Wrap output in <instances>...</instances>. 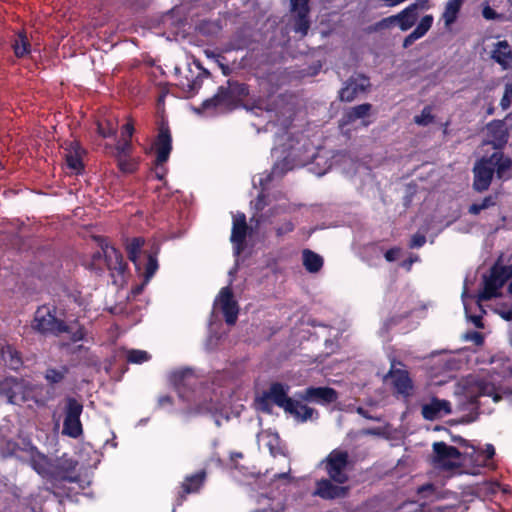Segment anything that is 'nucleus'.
<instances>
[{
	"instance_id": "obj_1",
	"label": "nucleus",
	"mask_w": 512,
	"mask_h": 512,
	"mask_svg": "<svg viewBox=\"0 0 512 512\" xmlns=\"http://www.w3.org/2000/svg\"><path fill=\"white\" fill-rule=\"evenodd\" d=\"M74 325H68L63 319L57 317V307L54 305L44 304L39 306L34 313V317L31 323L32 329L44 336H60L61 334L67 333L70 335L72 342L82 341L85 338L86 331L84 326L75 323Z\"/></svg>"
},
{
	"instance_id": "obj_2",
	"label": "nucleus",
	"mask_w": 512,
	"mask_h": 512,
	"mask_svg": "<svg viewBox=\"0 0 512 512\" xmlns=\"http://www.w3.org/2000/svg\"><path fill=\"white\" fill-rule=\"evenodd\" d=\"M511 169L512 159L502 151L481 157L473 167V189L478 193L488 190L494 174L499 180H505Z\"/></svg>"
},
{
	"instance_id": "obj_3",
	"label": "nucleus",
	"mask_w": 512,
	"mask_h": 512,
	"mask_svg": "<svg viewBox=\"0 0 512 512\" xmlns=\"http://www.w3.org/2000/svg\"><path fill=\"white\" fill-rule=\"evenodd\" d=\"M37 385L26 382L15 377H7L0 381V397H5L7 402L14 405H21L30 400L38 405H45L47 399H38Z\"/></svg>"
},
{
	"instance_id": "obj_4",
	"label": "nucleus",
	"mask_w": 512,
	"mask_h": 512,
	"mask_svg": "<svg viewBox=\"0 0 512 512\" xmlns=\"http://www.w3.org/2000/svg\"><path fill=\"white\" fill-rule=\"evenodd\" d=\"M512 278V265L495 263L490 268L489 276L484 277V288L479 293V300L488 301L499 295V290Z\"/></svg>"
},
{
	"instance_id": "obj_5",
	"label": "nucleus",
	"mask_w": 512,
	"mask_h": 512,
	"mask_svg": "<svg viewBox=\"0 0 512 512\" xmlns=\"http://www.w3.org/2000/svg\"><path fill=\"white\" fill-rule=\"evenodd\" d=\"M289 386L280 382H273L267 391H264L258 399L262 410L270 412V403L284 409L287 412H294L295 400L288 396Z\"/></svg>"
},
{
	"instance_id": "obj_6",
	"label": "nucleus",
	"mask_w": 512,
	"mask_h": 512,
	"mask_svg": "<svg viewBox=\"0 0 512 512\" xmlns=\"http://www.w3.org/2000/svg\"><path fill=\"white\" fill-rule=\"evenodd\" d=\"M83 408V404L76 398L71 396L65 398L62 434L74 439L83 434V426L80 420Z\"/></svg>"
},
{
	"instance_id": "obj_7",
	"label": "nucleus",
	"mask_w": 512,
	"mask_h": 512,
	"mask_svg": "<svg viewBox=\"0 0 512 512\" xmlns=\"http://www.w3.org/2000/svg\"><path fill=\"white\" fill-rule=\"evenodd\" d=\"M433 449V465L444 471H452L457 469L463 461V453L456 447L447 445L445 442H434Z\"/></svg>"
},
{
	"instance_id": "obj_8",
	"label": "nucleus",
	"mask_w": 512,
	"mask_h": 512,
	"mask_svg": "<svg viewBox=\"0 0 512 512\" xmlns=\"http://www.w3.org/2000/svg\"><path fill=\"white\" fill-rule=\"evenodd\" d=\"M325 462V470L331 480L338 484H344L348 481L346 468L349 464V454L347 451L334 449L328 454Z\"/></svg>"
},
{
	"instance_id": "obj_9",
	"label": "nucleus",
	"mask_w": 512,
	"mask_h": 512,
	"mask_svg": "<svg viewBox=\"0 0 512 512\" xmlns=\"http://www.w3.org/2000/svg\"><path fill=\"white\" fill-rule=\"evenodd\" d=\"M156 157L154 160L155 166L164 165L170 157L172 146V134L168 122L161 120L158 125V132L153 143Z\"/></svg>"
},
{
	"instance_id": "obj_10",
	"label": "nucleus",
	"mask_w": 512,
	"mask_h": 512,
	"mask_svg": "<svg viewBox=\"0 0 512 512\" xmlns=\"http://www.w3.org/2000/svg\"><path fill=\"white\" fill-rule=\"evenodd\" d=\"M290 12L293 18V30L306 36L311 25L309 0H290Z\"/></svg>"
},
{
	"instance_id": "obj_11",
	"label": "nucleus",
	"mask_w": 512,
	"mask_h": 512,
	"mask_svg": "<svg viewBox=\"0 0 512 512\" xmlns=\"http://www.w3.org/2000/svg\"><path fill=\"white\" fill-rule=\"evenodd\" d=\"M216 303L224 316L227 325L236 324L239 315V305L234 298L232 289L229 286L223 287L217 297Z\"/></svg>"
},
{
	"instance_id": "obj_12",
	"label": "nucleus",
	"mask_w": 512,
	"mask_h": 512,
	"mask_svg": "<svg viewBox=\"0 0 512 512\" xmlns=\"http://www.w3.org/2000/svg\"><path fill=\"white\" fill-rule=\"evenodd\" d=\"M395 363L396 361L393 360L386 377L391 378L393 388L397 394L403 396L404 398H408L413 394V381L409 375V372L404 369L396 368Z\"/></svg>"
},
{
	"instance_id": "obj_13",
	"label": "nucleus",
	"mask_w": 512,
	"mask_h": 512,
	"mask_svg": "<svg viewBox=\"0 0 512 512\" xmlns=\"http://www.w3.org/2000/svg\"><path fill=\"white\" fill-rule=\"evenodd\" d=\"M303 401L313 402L321 405H328L338 400V392L331 387H313L310 386L298 393Z\"/></svg>"
},
{
	"instance_id": "obj_14",
	"label": "nucleus",
	"mask_w": 512,
	"mask_h": 512,
	"mask_svg": "<svg viewBox=\"0 0 512 512\" xmlns=\"http://www.w3.org/2000/svg\"><path fill=\"white\" fill-rule=\"evenodd\" d=\"M370 86L369 78L364 75L350 77L339 91V100L352 102L360 93H363Z\"/></svg>"
},
{
	"instance_id": "obj_15",
	"label": "nucleus",
	"mask_w": 512,
	"mask_h": 512,
	"mask_svg": "<svg viewBox=\"0 0 512 512\" xmlns=\"http://www.w3.org/2000/svg\"><path fill=\"white\" fill-rule=\"evenodd\" d=\"M236 106V102L224 85L220 86L211 98L204 100L201 104V108L204 111L233 110Z\"/></svg>"
},
{
	"instance_id": "obj_16",
	"label": "nucleus",
	"mask_w": 512,
	"mask_h": 512,
	"mask_svg": "<svg viewBox=\"0 0 512 512\" xmlns=\"http://www.w3.org/2000/svg\"><path fill=\"white\" fill-rule=\"evenodd\" d=\"M248 229L249 227L247 225L246 216L244 213H239L233 218L230 240L234 245L235 255H240V253L244 250Z\"/></svg>"
},
{
	"instance_id": "obj_17",
	"label": "nucleus",
	"mask_w": 512,
	"mask_h": 512,
	"mask_svg": "<svg viewBox=\"0 0 512 512\" xmlns=\"http://www.w3.org/2000/svg\"><path fill=\"white\" fill-rule=\"evenodd\" d=\"M170 378L181 398H186V390L192 391L197 384V378L190 368L174 371Z\"/></svg>"
},
{
	"instance_id": "obj_18",
	"label": "nucleus",
	"mask_w": 512,
	"mask_h": 512,
	"mask_svg": "<svg viewBox=\"0 0 512 512\" xmlns=\"http://www.w3.org/2000/svg\"><path fill=\"white\" fill-rule=\"evenodd\" d=\"M331 479H320L316 482L314 495L325 500L343 498L348 493V487L339 486L332 483Z\"/></svg>"
},
{
	"instance_id": "obj_19",
	"label": "nucleus",
	"mask_w": 512,
	"mask_h": 512,
	"mask_svg": "<svg viewBox=\"0 0 512 512\" xmlns=\"http://www.w3.org/2000/svg\"><path fill=\"white\" fill-rule=\"evenodd\" d=\"M78 462L73 459H61L51 471V476L57 480L77 483L80 479L79 475L75 474Z\"/></svg>"
},
{
	"instance_id": "obj_20",
	"label": "nucleus",
	"mask_w": 512,
	"mask_h": 512,
	"mask_svg": "<svg viewBox=\"0 0 512 512\" xmlns=\"http://www.w3.org/2000/svg\"><path fill=\"white\" fill-rule=\"evenodd\" d=\"M488 144H491L496 151H501L508 142V131L502 121L493 120L487 126Z\"/></svg>"
},
{
	"instance_id": "obj_21",
	"label": "nucleus",
	"mask_w": 512,
	"mask_h": 512,
	"mask_svg": "<svg viewBox=\"0 0 512 512\" xmlns=\"http://www.w3.org/2000/svg\"><path fill=\"white\" fill-rule=\"evenodd\" d=\"M445 415L452 412L451 404L449 401L444 399L432 398L430 403L424 404L421 409V414L425 420L433 421L441 416V413Z\"/></svg>"
},
{
	"instance_id": "obj_22",
	"label": "nucleus",
	"mask_w": 512,
	"mask_h": 512,
	"mask_svg": "<svg viewBox=\"0 0 512 512\" xmlns=\"http://www.w3.org/2000/svg\"><path fill=\"white\" fill-rule=\"evenodd\" d=\"M207 478V472L205 469H201L200 471L188 475L184 478V481L181 484V493H180V501L179 504L185 499L187 494L197 493L203 487Z\"/></svg>"
},
{
	"instance_id": "obj_23",
	"label": "nucleus",
	"mask_w": 512,
	"mask_h": 512,
	"mask_svg": "<svg viewBox=\"0 0 512 512\" xmlns=\"http://www.w3.org/2000/svg\"><path fill=\"white\" fill-rule=\"evenodd\" d=\"M492 59L503 69L512 67V50L506 40L498 41L492 51Z\"/></svg>"
},
{
	"instance_id": "obj_24",
	"label": "nucleus",
	"mask_w": 512,
	"mask_h": 512,
	"mask_svg": "<svg viewBox=\"0 0 512 512\" xmlns=\"http://www.w3.org/2000/svg\"><path fill=\"white\" fill-rule=\"evenodd\" d=\"M105 262L109 270L122 274L127 264L124 261L122 253L114 247L104 249Z\"/></svg>"
},
{
	"instance_id": "obj_25",
	"label": "nucleus",
	"mask_w": 512,
	"mask_h": 512,
	"mask_svg": "<svg viewBox=\"0 0 512 512\" xmlns=\"http://www.w3.org/2000/svg\"><path fill=\"white\" fill-rule=\"evenodd\" d=\"M1 358L5 365L12 369L18 370L23 365L21 353L12 345H5L0 350Z\"/></svg>"
},
{
	"instance_id": "obj_26",
	"label": "nucleus",
	"mask_w": 512,
	"mask_h": 512,
	"mask_svg": "<svg viewBox=\"0 0 512 512\" xmlns=\"http://www.w3.org/2000/svg\"><path fill=\"white\" fill-rule=\"evenodd\" d=\"M11 48L17 58H24L30 54L31 43L25 31H19L14 35Z\"/></svg>"
},
{
	"instance_id": "obj_27",
	"label": "nucleus",
	"mask_w": 512,
	"mask_h": 512,
	"mask_svg": "<svg viewBox=\"0 0 512 512\" xmlns=\"http://www.w3.org/2000/svg\"><path fill=\"white\" fill-rule=\"evenodd\" d=\"M144 243L145 241L142 237H134L126 245L128 258L133 262L138 271L142 269L141 253Z\"/></svg>"
},
{
	"instance_id": "obj_28",
	"label": "nucleus",
	"mask_w": 512,
	"mask_h": 512,
	"mask_svg": "<svg viewBox=\"0 0 512 512\" xmlns=\"http://www.w3.org/2000/svg\"><path fill=\"white\" fill-rule=\"evenodd\" d=\"M471 452L463 453V462L470 461L473 464L472 469L469 471L472 475L480 473V469L489 467L490 463H487L480 449L475 446H470Z\"/></svg>"
},
{
	"instance_id": "obj_29",
	"label": "nucleus",
	"mask_w": 512,
	"mask_h": 512,
	"mask_svg": "<svg viewBox=\"0 0 512 512\" xmlns=\"http://www.w3.org/2000/svg\"><path fill=\"white\" fill-rule=\"evenodd\" d=\"M371 109L372 105L370 103H363L350 108L343 114L341 119L342 125H349L358 119L367 117Z\"/></svg>"
},
{
	"instance_id": "obj_30",
	"label": "nucleus",
	"mask_w": 512,
	"mask_h": 512,
	"mask_svg": "<svg viewBox=\"0 0 512 512\" xmlns=\"http://www.w3.org/2000/svg\"><path fill=\"white\" fill-rule=\"evenodd\" d=\"M69 367L61 365L59 367H48L44 372V379L50 386H56L62 383L69 374Z\"/></svg>"
},
{
	"instance_id": "obj_31",
	"label": "nucleus",
	"mask_w": 512,
	"mask_h": 512,
	"mask_svg": "<svg viewBox=\"0 0 512 512\" xmlns=\"http://www.w3.org/2000/svg\"><path fill=\"white\" fill-rule=\"evenodd\" d=\"M418 14L413 11L409 6L404 8L401 12L394 15L395 22L398 23L402 31H407L414 26L418 19Z\"/></svg>"
},
{
	"instance_id": "obj_32",
	"label": "nucleus",
	"mask_w": 512,
	"mask_h": 512,
	"mask_svg": "<svg viewBox=\"0 0 512 512\" xmlns=\"http://www.w3.org/2000/svg\"><path fill=\"white\" fill-rule=\"evenodd\" d=\"M302 256L303 265L308 272L316 273L320 271L323 266V258L319 254L312 250L305 249L303 250Z\"/></svg>"
},
{
	"instance_id": "obj_33",
	"label": "nucleus",
	"mask_w": 512,
	"mask_h": 512,
	"mask_svg": "<svg viewBox=\"0 0 512 512\" xmlns=\"http://www.w3.org/2000/svg\"><path fill=\"white\" fill-rule=\"evenodd\" d=\"M30 465L31 467L39 474L45 475L47 474V466L48 459L47 457L40 453L36 447L31 446L30 448Z\"/></svg>"
},
{
	"instance_id": "obj_34",
	"label": "nucleus",
	"mask_w": 512,
	"mask_h": 512,
	"mask_svg": "<svg viewBox=\"0 0 512 512\" xmlns=\"http://www.w3.org/2000/svg\"><path fill=\"white\" fill-rule=\"evenodd\" d=\"M229 90L230 95L238 105L249 94V88L245 83H240L235 80H228L225 86Z\"/></svg>"
},
{
	"instance_id": "obj_35",
	"label": "nucleus",
	"mask_w": 512,
	"mask_h": 512,
	"mask_svg": "<svg viewBox=\"0 0 512 512\" xmlns=\"http://www.w3.org/2000/svg\"><path fill=\"white\" fill-rule=\"evenodd\" d=\"M158 250L155 252H150L145 254V263L143 265L144 268V284H147L151 278L154 276L156 271L158 270V260H157Z\"/></svg>"
},
{
	"instance_id": "obj_36",
	"label": "nucleus",
	"mask_w": 512,
	"mask_h": 512,
	"mask_svg": "<svg viewBox=\"0 0 512 512\" xmlns=\"http://www.w3.org/2000/svg\"><path fill=\"white\" fill-rule=\"evenodd\" d=\"M294 412H288L289 414L293 415L297 419H299L301 422H306L307 420L311 419L314 414H318L317 411L307 405L301 404L300 402L295 400V406L293 408Z\"/></svg>"
},
{
	"instance_id": "obj_37",
	"label": "nucleus",
	"mask_w": 512,
	"mask_h": 512,
	"mask_svg": "<svg viewBox=\"0 0 512 512\" xmlns=\"http://www.w3.org/2000/svg\"><path fill=\"white\" fill-rule=\"evenodd\" d=\"M463 0H449L445 7L444 20L446 25L455 22L457 14L460 11Z\"/></svg>"
},
{
	"instance_id": "obj_38",
	"label": "nucleus",
	"mask_w": 512,
	"mask_h": 512,
	"mask_svg": "<svg viewBox=\"0 0 512 512\" xmlns=\"http://www.w3.org/2000/svg\"><path fill=\"white\" fill-rule=\"evenodd\" d=\"M477 394L471 398V403L476 404L477 398L480 396H493L495 402L500 400V396L495 393V388L493 385L486 382L477 383Z\"/></svg>"
},
{
	"instance_id": "obj_39",
	"label": "nucleus",
	"mask_w": 512,
	"mask_h": 512,
	"mask_svg": "<svg viewBox=\"0 0 512 512\" xmlns=\"http://www.w3.org/2000/svg\"><path fill=\"white\" fill-rule=\"evenodd\" d=\"M119 170L126 174H132L138 170L139 162L131 156L116 159Z\"/></svg>"
},
{
	"instance_id": "obj_40",
	"label": "nucleus",
	"mask_w": 512,
	"mask_h": 512,
	"mask_svg": "<svg viewBox=\"0 0 512 512\" xmlns=\"http://www.w3.org/2000/svg\"><path fill=\"white\" fill-rule=\"evenodd\" d=\"M151 355L144 350L130 349L126 352V359L128 363L142 364L150 360Z\"/></svg>"
},
{
	"instance_id": "obj_41",
	"label": "nucleus",
	"mask_w": 512,
	"mask_h": 512,
	"mask_svg": "<svg viewBox=\"0 0 512 512\" xmlns=\"http://www.w3.org/2000/svg\"><path fill=\"white\" fill-rule=\"evenodd\" d=\"M432 24H433V16L425 15L421 18L420 22L418 23L416 28L413 30V32L415 35H417L419 38H421L430 30Z\"/></svg>"
},
{
	"instance_id": "obj_42",
	"label": "nucleus",
	"mask_w": 512,
	"mask_h": 512,
	"mask_svg": "<svg viewBox=\"0 0 512 512\" xmlns=\"http://www.w3.org/2000/svg\"><path fill=\"white\" fill-rule=\"evenodd\" d=\"M66 163L68 168L75 171L77 174L84 170V164L80 154H66Z\"/></svg>"
},
{
	"instance_id": "obj_43",
	"label": "nucleus",
	"mask_w": 512,
	"mask_h": 512,
	"mask_svg": "<svg viewBox=\"0 0 512 512\" xmlns=\"http://www.w3.org/2000/svg\"><path fill=\"white\" fill-rule=\"evenodd\" d=\"M132 148L131 139H123L122 141H119L115 146L116 159L131 156Z\"/></svg>"
},
{
	"instance_id": "obj_44",
	"label": "nucleus",
	"mask_w": 512,
	"mask_h": 512,
	"mask_svg": "<svg viewBox=\"0 0 512 512\" xmlns=\"http://www.w3.org/2000/svg\"><path fill=\"white\" fill-rule=\"evenodd\" d=\"M97 132L103 138H110L116 134V127L109 120L105 122L99 121L97 123Z\"/></svg>"
},
{
	"instance_id": "obj_45",
	"label": "nucleus",
	"mask_w": 512,
	"mask_h": 512,
	"mask_svg": "<svg viewBox=\"0 0 512 512\" xmlns=\"http://www.w3.org/2000/svg\"><path fill=\"white\" fill-rule=\"evenodd\" d=\"M434 117L431 114V110L429 107H425L421 114L415 116L414 121L418 125L426 126L433 121Z\"/></svg>"
},
{
	"instance_id": "obj_46",
	"label": "nucleus",
	"mask_w": 512,
	"mask_h": 512,
	"mask_svg": "<svg viewBox=\"0 0 512 512\" xmlns=\"http://www.w3.org/2000/svg\"><path fill=\"white\" fill-rule=\"evenodd\" d=\"M295 229V225L291 220H287L283 222L276 228V235L278 237H282Z\"/></svg>"
},
{
	"instance_id": "obj_47",
	"label": "nucleus",
	"mask_w": 512,
	"mask_h": 512,
	"mask_svg": "<svg viewBox=\"0 0 512 512\" xmlns=\"http://www.w3.org/2000/svg\"><path fill=\"white\" fill-rule=\"evenodd\" d=\"M67 154H80L83 156L85 150L82 148L79 141H70L66 147Z\"/></svg>"
},
{
	"instance_id": "obj_48",
	"label": "nucleus",
	"mask_w": 512,
	"mask_h": 512,
	"mask_svg": "<svg viewBox=\"0 0 512 512\" xmlns=\"http://www.w3.org/2000/svg\"><path fill=\"white\" fill-rule=\"evenodd\" d=\"M466 340L472 341L475 345L481 346L484 343V336L477 331L467 332L465 335Z\"/></svg>"
},
{
	"instance_id": "obj_49",
	"label": "nucleus",
	"mask_w": 512,
	"mask_h": 512,
	"mask_svg": "<svg viewBox=\"0 0 512 512\" xmlns=\"http://www.w3.org/2000/svg\"><path fill=\"white\" fill-rule=\"evenodd\" d=\"M413 11H415L419 15L420 10L429 9V0H415L413 3L408 5Z\"/></svg>"
},
{
	"instance_id": "obj_50",
	"label": "nucleus",
	"mask_w": 512,
	"mask_h": 512,
	"mask_svg": "<svg viewBox=\"0 0 512 512\" xmlns=\"http://www.w3.org/2000/svg\"><path fill=\"white\" fill-rule=\"evenodd\" d=\"M426 243V237L425 235L416 233L412 236L410 241V247L411 248H420Z\"/></svg>"
},
{
	"instance_id": "obj_51",
	"label": "nucleus",
	"mask_w": 512,
	"mask_h": 512,
	"mask_svg": "<svg viewBox=\"0 0 512 512\" xmlns=\"http://www.w3.org/2000/svg\"><path fill=\"white\" fill-rule=\"evenodd\" d=\"M483 210L491 208L497 204V195H488L479 203Z\"/></svg>"
},
{
	"instance_id": "obj_52",
	"label": "nucleus",
	"mask_w": 512,
	"mask_h": 512,
	"mask_svg": "<svg viewBox=\"0 0 512 512\" xmlns=\"http://www.w3.org/2000/svg\"><path fill=\"white\" fill-rule=\"evenodd\" d=\"M482 15L486 20H495L500 18V15L489 5L484 6Z\"/></svg>"
},
{
	"instance_id": "obj_53",
	"label": "nucleus",
	"mask_w": 512,
	"mask_h": 512,
	"mask_svg": "<svg viewBox=\"0 0 512 512\" xmlns=\"http://www.w3.org/2000/svg\"><path fill=\"white\" fill-rule=\"evenodd\" d=\"M400 252L401 249L399 247H393L385 252L384 257L386 261L393 262L398 258Z\"/></svg>"
},
{
	"instance_id": "obj_54",
	"label": "nucleus",
	"mask_w": 512,
	"mask_h": 512,
	"mask_svg": "<svg viewBox=\"0 0 512 512\" xmlns=\"http://www.w3.org/2000/svg\"><path fill=\"white\" fill-rule=\"evenodd\" d=\"M395 18L394 15L386 17L381 19L379 22L376 23L377 29H386L391 27L393 24H395Z\"/></svg>"
},
{
	"instance_id": "obj_55",
	"label": "nucleus",
	"mask_w": 512,
	"mask_h": 512,
	"mask_svg": "<svg viewBox=\"0 0 512 512\" xmlns=\"http://www.w3.org/2000/svg\"><path fill=\"white\" fill-rule=\"evenodd\" d=\"M134 124L131 119H129L123 126H122V135L126 136L127 139H131L133 133H134Z\"/></svg>"
},
{
	"instance_id": "obj_56",
	"label": "nucleus",
	"mask_w": 512,
	"mask_h": 512,
	"mask_svg": "<svg viewBox=\"0 0 512 512\" xmlns=\"http://www.w3.org/2000/svg\"><path fill=\"white\" fill-rule=\"evenodd\" d=\"M186 85H187L189 92H196L200 89V87L202 85V78L200 77V75H198L192 81L188 80Z\"/></svg>"
},
{
	"instance_id": "obj_57",
	"label": "nucleus",
	"mask_w": 512,
	"mask_h": 512,
	"mask_svg": "<svg viewBox=\"0 0 512 512\" xmlns=\"http://www.w3.org/2000/svg\"><path fill=\"white\" fill-rule=\"evenodd\" d=\"M481 452L487 463H490V460L495 456V448L492 444H486L485 449L481 450Z\"/></svg>"
},
{
	"instance_id": "obj_58",
	"label": "nucleus",
	"mask_w": 512,
	"mask_h": 512,
	"mask_svg": "<svg viewBox=\"0 0 512 512\" xmlns=\"http://www.w3.org/2000/svg\"><path fill=\"white\" fill-rule=\"evenodd\" d=\"M420 39L417 35L412 31L409 35H407L403 40V47L408 48L411 46L416 40Z\"/></svg>"
},
{
	"instance_id": "obj_59",
	"label": "nucleus",
	"mask_w": 512,
	"mask_h": 512,
	"mask_svg": "<svg viewBox=\"0 0 512 512\" xmlns=\"http://www.w3.org/2000/svg\"><path fill=\"white\" fill-rule=\"evenodd\" d=\"M156 168H157V170L155 172L156 178L160 181L164 180L166 173H167V168H165L164 165L156 166Z\"/></svg>"
},
{
	"instance_id": "obj_60",
	"label": "nucleus",
	"mask_w": 512,
	"mask_h": 512,
	"mask_svg": "<svg viewBox=\"0 0 512 512\" xmlns=\"http://www.w3.org/2000/svg\"><path fill=\"white\" fill-rule=\"evenodd\" d=\"M452 441L454 443H457L458 445L462 446V447H469L470 448V444L468 442V440L464 439L463 437L461 436H452Z\"/></svg>"
},
{
	"instance_id": "obj_61",
	"label": "nucleus",
	"mask_w": 512,
	"mask_h": 512,
	"mask_svg": "<svg viewBox=\"0 0 512 512\" xmlns=\"http://www.w3.org/2000/svg\"><path fill=\"white\" fill-rule=\"evenodd\" d=\"M512 99L507 95L503 94L500 100V106L503 110H507L511 106Z\"/></svg>"
},
{
	"instance_id": "obj_62",
	"label": "nucleus",
	"mask_w": 512,
	"mask_h": 512,
	"mask_svg": "<svg viewBox=\"0 0 512 512\" xmlns=\"http://www.w3.org/2000/svg\"><path fill=\"white\" fill-rule=\"evenodd\" d=\"M482 207L479 203H473L468 208V213L471 215H478L482 211Z\"/></svg>"
},
{
	"instance_id": "obj_63",
	"label": "nucleus",
	"mask_w": 512,
	"mask_h": 512,
	"mask_svg": "<svg viewBox=\"0 0 512 512\" xmlns=\"http://www.w3.org/2000/svg\"><path fill=\"white\" fill-rule=\"evenodd\" d=\"M159 404L161 406H164L166 404H172V397L169 395H163L159 397Z\"/></svg>"
},
{
	"instance_id": "obj_64",
	"label": "nucleus",
	"mask_w": 512,
	"mask_h": 512,
	"mask_svg": "<svg viewBox=\"0 0 512 512\" xmlns=\"http://www.w3.org/2000/svg\"><path fill=\"white\" fill-rule=\"evenodd\" d=\"M504 94L512 99V83H506Z\"/></svg>"
}]
</instances>
